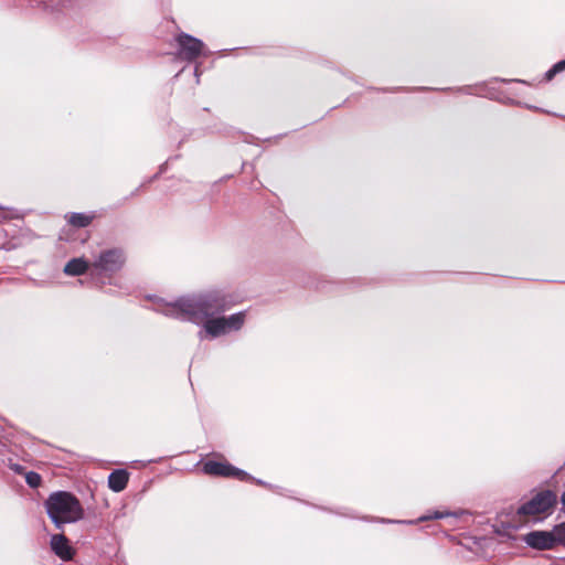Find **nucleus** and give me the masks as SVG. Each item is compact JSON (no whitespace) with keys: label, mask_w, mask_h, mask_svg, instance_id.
I'll return each mask as SVG.
<instances>
[{"label":"nucleus","mask_w":565,"mask_h":565,"mask_svg":"<svg viewBox=\"0 0 565 565\" xmlns=\"http://www.w3.org/2000/svg\"><path fill=\"white\" fill-rule=\"evenodd\" d=\"M51 548L63 561H71L74 556V550L63 534H54L51 537Z\"/></svg>","instance_id":"obj_8"},{"label":"nucleus","mask_w":565,"mask_h":565,"mask_svg":"<svg viewBox=\"0 0 565 565\" xmlns=\"http://www.w3.org/2000/svg\"><path fill=\"white\" fill-rule=\"evenodd\" d=\"M70 2V0H62L58 6L60 7H65L67 3Z\"/></svg>","instance_id":"obj_17"},{"label":"nucleus","mask_w":565,"mask_h":565,"mask_svg":"<svg viewBox=\"0 0 565 565\" xmlns=\"http://www.w3.org/2000/svg\"><path fill=\"white\" fill-rule=\"evenodd\" d=\"M95 214L86 213H68L65 215L67 223L76 228H83L89 226L95 220Z\"/></svg>","instance_id":"obj_11"},{"label":"nucleus","mask_w":565,"mask_h":565,"mask_svg":"<svg viewBox=\"0 0 565 565\" xmlns=\"http://www.w3.org/2000/svg\"><path fill=\"white\" fill-rule=\"evenodd\" d=\"M0 210H2V207L0 206Z\"/></svg>","instance_id":"obj_20"},{"label":"nucleus","mask_w":565,"mask_h":565,"mask_svg":"<svg viewBox=\"0 0 565 565\" xmlns=\"http://www.w3.org/2000/svg\"><path fill=\"white\" fill-rule=\"evenodd\" d=\"M25 481L31 488H38L42 482V478L38 472L30 471L25 475Z\"/></svg>","instance_id":"obj_15"},{"label":"nucleus","mask_w":565,"mask_h":565,"mask_svg":"<svg viewBox=\"0 0 565 565\" xmlns=\"http://www.w3.org/2000/svg\"><path fill=\"white\" fill-rule=\"evenodd\" d=\"M175 42L179 46V57L186 62L195 61L201 56L204 49V43L201 40L184 32L175 36Z\"/></svg>","instance_id":"obj_6"},{"label":"nucleus","mask_w":565,"mask_h":565,"mask_svg":"<svg viewBox=\"0 0 565 565\" xmlns=\"http://www.w3.org/2000/svg\"><path fill=\"white\" fill-rule=\"evenodd\" d=\"M45 509L50 519L58 529L66 523L77 522L84 516V509L79 500L67 491L51 493L45 501Z\"/></svg>","instance_id":"obj_2"},{"label":"nucleus","mask_w":565,"mask_h":565,"mask_svg":"<svg viewBox=\"0 0 565 565\" xmlns=\"http://www.w3.org/2000/svg\"><path fill=\"white\" fill-rule=\"evenodd\" d=\"M232 306L228 296L212 291L196 299H181L172 306V311L178 318L201 323L205 319L221 313Z\"/></svg>","instance_id":"obj_1"},{"label":"nucleus","mask_w":565,"mask_h":565,"mask_svg":"<svg viewBox=\"0 0 565 565\" xmlns=\"http://www.w3.org/2000/svg\"><path fill=\"white\" fill-rule=\"evenodd\" d=\"M205 331L213 338L218 337L227 332L225 327V317L220 318H207L204 320Z\"/></svg>","instance_id":"obj_12"},{"label":"nucleus","mask_w":565,"mask_h":565,"mask_svg":"<svg viewBox=\"0 0 565 565\" xmlns=\"http://www.w3.org/2000/svg\"><path fill=\"white\" fill-rule=\"evenodd\" d=\"M89 267H92V265L84 258H72L64 266V273L67 276H79L85 274Z\"/></svg>","instance_id":"obj_10"},{"label":"nucleus","mask_w":565,"mask_h":565,"mask_svg":"<svg viewBox=\"0 0 565 565\" xmlns=\"http://www.w3.org/2000/svg\"><path fill=\"white\" fill-rule=\"evenodd\" d=\"M558 545H565V522L555 525Z\"/></svg>","instance_id":"obj_16"},{"label":"nucleus","mask_w":565,"mask_h":565,"mask_svg":"<svg viewBox=\"0 0 565 565\" xmlns=\"http://www.w3.org/2000/svg\"><path fill=\"white\" fill-rule=\"evenodd\" d=\"M565 71V58L563 61H559L557 62L556 64H554L552 66V68H550L546 73H545V79L547 82L552 81L554 78V76L557 74V73H561Z\"/></svg>","instance_id":"obj_14"},{"label":"nucleus","mask_w":565,"mask_h":565,"mask_svg":"<svg viewBox=\"0 0 565 565\" xmlns=\"http://www.w3.org/2000/svg\"><path fill=\"white\" fill-rule=\"evenodd\" d=\"M245 321V313L238 312L235 315H232L230 317H225V327L226 330H239Z\"/></svg>","instance_id":"obj_13"},{"label":"nucleus","mask_w":565,"mask_h":565,"mask_svg":"<svg viewBox=\"0 0 565 565\" xmlns=\"http://www.w3.org/2000/svg\"><path fill=\"white\" fill-rule=\"evenodd\" d=\"M557 503V495L552 490L537 492L531 500L523 503L516 511L520 521H527L529 518H537L542 514L548 515Z\"/></svg>","instance_id":"obj_3"},{"label":"nucleus","mask_w":565,"mask_h":565,"mask_svg":"<svg viewBox=\"0 0 565 565\" xmlns=\"http://www.w3.org/2000/svg\"><path fill=\"white\" fill-rule=\"evenodd\" d=\"M129 481V472L125 469H116L108 476V487L114 492H121Z\"/></svg>","instance_id":"obj_9"},{"label":"nucleus","mask_w":565,"mask_h":565,"mask_svg":"<svg viewBox=\"0 0 565 565\" xmlns=\"http://www.w3.org/2000/svg\"><path fill=\"white\" fill-rule=\"evenodd\" d=\"M556 529L552 531H532L524 536V542L532 548L544 551L558 545Z\"/></svg>","instance_id":"obj_7"},{"label":"nucleus","mask_w":565,"mask_h":565,"mask_svg":"<svg viewBox=\"0 0 565 565\" xmlns=\"http://www.w3.org/2000/svg\"><path fill=\"white\" fill-rule=\"evenodd\" d=\"M126 262L125 254L120 248L103 250L92 264V268L103 273H117Z\"/></svg>","instance_id":"obj_5"},{"label":"nucleus","mask_w":565,"mask_h":565,"mask_svg":"<svg viewBox=\"0 0 565 565\" xmlns=\"http://www.w3.org/2000/svg\"><path fill=\"white\" fill-rule=\"evenodd\" d=\"M202 470L205 475L212 477L232 478L239 481L254 480L246 471L234 467L226 460H206L202 466Z\"/></svg>","instance_id":"obj_4"},{"label":"nucleus","mask_w":565,"mask_h":565,"mask_svg":"<svg viewBox=\"0 0 565 565\" xmlns=\"http://www.w3.org/2000/svg\"><path fill=\"white\" fill-rule=\"evenodd\" d=\"M561 502H562L563 507L565 508V492L561 497Z\"/></svg>","instance_id":"obj_18"},{"label":"nucleus","mask_w":565,"mask_h":565,"mask_svg":"<svg viewBox=\"0 0 565 565\" xmlns=\"http://www.w3.org/2000/svg\"><path fill=\"white\" fill-rule=\"evenodd\" d=\"M443 516H444V514H443V513H438V512H437V513L435 514V516H434V518H435V519H440V518H443Z\"/></svg>","instance_id":"obj_19"}]
</instances>
